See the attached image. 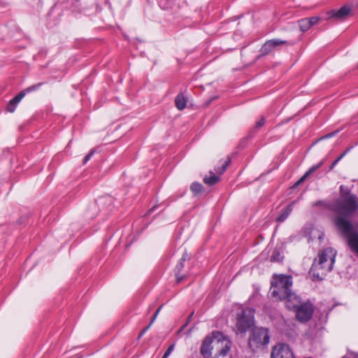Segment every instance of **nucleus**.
Returning a JSON list of instances; mask_svg holds the SVG:
<instances>
[{
	"label": "nucleus",
	"mask_w": 358,
	"mask_h": 358,
	"mask_svg": "<svg viewBox=\"0 0 358 358\" xmlns=\"http://www.w3.org/2000/svg\"><path fill=\"white\" fill-rule=\"evenodd\" d=\"M324 201H317L314 203V206H324Z\"/></svg>",
	"instance_id": "obj_35"
},
{
	"label": "nucleus",
	"mask_w": 358,
	"mask_h": 358,
	"mask_svg": "<svg viewBox=\"0 0 358 358\" xmlns=\"http://www.w3.org/2000/svg\"><path fill=\"white\" fill-rule=\"evenodd\" d=\"M336 251L331 248L324 249L318 255L310 268V271L315 277L322 280V276L333 269L335 262Z\"/></svg>",
	"instance_id": "obj_3"
},
{
	"label": "nucleus",
	"mask_w": 358,
	"mask_h": 358,
	"mask_svg": "<svg viewBox=\"0 0 358 358\" xmlns=\"http://www.w3.org/2000/svg\"><path fill=\"white\" fill-rule=\"evenodd\" d=\"M350 250L355 255V256L358 258V255L349 247Z\"/></svg>",
	"instance_id": "obj_38"
},
{
	"label": "nucleus",
	"mask_w": 358,
	"mask_h": 358,
	"mask_svg": "<svg viewBox=\"0 0 358 358\" xmlns=\"http://www.w3.org/2000/svg\"><path fill=\"white\" fill-rule=\"evenodd\" d=\"M210 176L206 177L203 179V181L206 184H208L209 185H213L217 183L220 180V177L216 176L213 172H210Z\"/></svg>",
	"instance_id": "obj_17"
},
{
	"label": "nucleus",
	"mask_w": 358,
	"mask_h": 358,
	"mask_svg": "<svg viewBox=\"0 0 358 358\" xmlns=\"http://www.w3.org/2000/svg\"><path fill=\"white\" fill-rule=\"evenodd\" d=\"M350 8L346 6L341 7L338 10H331L327 12L329 18H336L338 20L345 19L350 13Z\"/></svg>",
	"instance_id": "obj_11"
},
{
	"label": "nucleus",
	"mask_w": 358,
	"mask_h": 358,
	"mask_svg": "<svg viewBox=\"0 0 358 358\" xmlns=\"http://www.w3.org/2000/svg\"><path fill=\"white\" fill-rule=\"evenodd\" d=\"M358 209V197L351 194L343 185L340 187V198L338 199L331 210L337 214L334 224L346 238L347 245L358 255V228L348 220Z\"/></svg>",
	"instance_id": "obj_1"
},
{
	"label": "nucleus",
	"mask_w": 358,
	"mask_h": 358,
	"mask_svg": "<svg viewBox=\"0 0 358 358\" xmlns=\"http://www.w3.org/2000/svg\"><path fill=\"white\" fill-rule=\"evenodd\" d=\"M353 147L351 146L350 148H348V149L345 150V151L341 155L342 156V158L348 153L350 152V150Z\"/></svg>",
	"instance_id": "obj_36"
},
{
	"label": "nucleus",
	"mask_w": 358,
	"mask_h": 358,
	"mask_svg": "<svg viewBox=\"0 0 358 358\" xmlns=\"http://www.w3.org/2000/svg\"><path fill=\"white\" fill-rule=\"evenodd\" d=\"M296 310V317L301 322H306L310 320L314 312V308L310 303H299L294 307H287Z\"/></svg>",
	"instance_id": "obj_7"
},
{
	"label": "nucleus",
	"mask_w": 358,
	"mask_h": 358,
	"mask_svg": "<svg viewBox=\"0 0 358 358\" xmlns=\"http://www.w3.org/2000/svg\"><path fill=\"white\" fill-rule=\"evenodd\" d=\"M150 327H149V325L148 327H146L145 328H144L142 331L141 332L140 335H139V338L141 337L147 331L148 329L150 328Z\"/></svg>",
	"instance_id": "obj_34"
},
{
	"label": "nucleus",
	"mask_w": 358,
	"mask_h": 358,
	"mask_svg": "<svg viewBox=\"0 0 358 358\" xmlns=\"http://www.w3.org/2000/svg\"><path fill=\"white\" fill-rule=\"evenodd\" d=\"M168 357H169V356H166V355H164L162 358H168Z\"/></svg>",
	"instance_id": "obj_39"
},
{
	"label": "nucleus",
	"mask_w": 358,
	"mask_h": 358,
	"mask_svg": "<svg viewBox=\"0 0 358 358\" xmlns=\"http://www.w3.org/2000/svg\"><path fill=\"white\" fill-rule=\"evenodd\" d=\"M336 132H337V131L332 132V133H331V134H329L327 135L324 138L331 137V136H334V135H335V134H336Z\"/></svg>",
	"instance_id": "obj_37"
},
{
	"label": "nucleus",
	"mask_w": 358,
	"mask_h": 358,
	"mask_svg": "<svg viewBox=\"0 0 358 358\" xmlns=\"http://www.w3.org/2000/svg\"><path fill=\"white\" fill-rule=\"evenodd\" d=\"M94 150H91V151L90 152V153H89V154H87V155L85 157V158H84V159H83V164H86V163H87V162L90 159V158L92 157V155H94Z\"/></svg>",
	"instance_id": "obj_27"
},
{
	"label": "nucleus",
	"mask_w": 358,
	"mask_h": 358,
	"mask_svg": "<svg viewBox=\"0 0 358 358\" xmlns=\"http://www.w3.org/2000/svg\"><path fill=\"white\" fill-rule=\"evenodd\" d=\"M213 347L216 350L215 356L225 357L231 349V341L219 331L213 332Z\"/></svg>",
	"instance_id": "obj_6"
},
{
	"label": "nucleus",
	"mask_w": 358,
	"mask_h": 358,
	"mask_svg": "<svg viewBox=\"0 0 358 358\" xmlns=\"http://www.w3.org/2000/svg\"><path fill=\"white\" fill-rule=\"evenodd\" d=\"M292 278L290 275H275L271 281V297L276 300H285L287 307H294L299 303V298L292 292Z\"/></svg>",
	"instance_id": "obj_2"
},
{
	"label": "nucleus",
	"mask_w": 358,
	"mask_h": 358,
	"mask_svg": "<svg viewBox=\"0 0 358 358\" xmlns=\"http://www.w3.org/2000/svg\"><path fill=\"white\" fill-rule=\"evenodd\" d=\"M342 159V156H339L330 166L329 170H332L338 162Z\"/></svg>",
	"instance_id": "obj_29"
},
{
	"label": "nucleus",
	"mask_w": 358,
	"mask_h": 358,
	"mask_svg": "<svg viewBox=\"0 0 358 358\" xmlns=\"http://www.w3.org/2000/svg\"><path fill=\"white\" fill-rule=\"evenodd\" d=\"M264 123H265V120L262 117H261V119L259 120H258L256 122L255 128L259 129L260 127H262L264 124Z\"/></svg>",
	"instance_id": "obj_26"
},
{
	"label": "nucleus",
	"mask_w": 358,
	"mask_h": 358,
	"mask_svg": "<svg viewBox=\"0 0 358 358\" xmlns=\"http://www.w3.org/2000/svg\"><path fill=\"white\" fill-rule=\"evenodd\" d=\"M186 258L187 255L184 254L180 258V262L176 265L175 268L176 277L178 283L180 282L185 278V276L181 275L180 273L184 268V262H185Z\"/></svg>",
	"instance_id": "obj_13"
},
{
	"label": "nucleus",
	"mask_w": 358,
	"mask_h": 358,
	"mask_svg": "<svg viewBox=\"0 0 358 358\" xmlns=\"http://www.w3.org/2000/svg\"><path fill=\"white\" fill-rule=\"evenodd\" d=\"M355 145H358V142H357V143H355Z\"/></svg>",
	"instance_id": "obj_41"
},
{
	"label": "nucleus",
	"mask_w": 358,
	"mask_h": 358,
	"mask_svg": "<svg viewBox=\"0 0 358 358\" xmlns=\"http://www.w3.org/2000/svg\"><path fill=\"white\" fill-rule=\"evenodd\" d=\"M271 358H294V354L288 345L278 343L272 348Z\"/></svg>",
	"instance_id": "obj_8"
},
{
	"label": "nucleus",
	"mask_w": 358,
	"mask_h": 358,
	"mask_svg": "<svg viewBox=\"0 0 358 358\" xmlns=\"http://www.w3.org/2000/svg\"><path fill=\"white\" fill-rule=\"evenodd\" d=\"M154 208H155V207L152 208L150 209V211L153 210H154Z\"/></svg>",
	"instance_id": "obj_40"
},
{
	"label": "nucleus",
	"mask_w": 358,
	"mask_h": 358,
	"mask_svg": "<svg viewBox=\"0 0 358 358\" xmlns=\"http://www.w3.org/2000/svg\"><path fill=\"white\" fill-rule=\"evenodd\" d=\"M308 18H303L301 20H299L298 21V24L300 28V30L302 31H306L310 29V24H308Z\"/></svg>",
	"instance_id": "obj_20"
},
{
	"label": "nucleus",
	"mask_w": 358,
	"mask_h": 358,
	"mask_svg": "<svg viewBox=\"0 0 358 358\" xmlns=\"http://www.w3.org/2000/svg\"><path fill=\"white\" fill-rule=\"evenodd\" d=\"M190 189L192 192L197 194L200 193L203 189V186L199 182H193L190 186Z\"/></svg>",
	"instance_id": "obj_21"
},
{
	"label": "nucleus",
	"mask_w": 358,
	"mask_h": 358,
	"mask_svg": "<svg viewBox=\"0 0 358 358\" xmlns=\"http://www.w3.org/2000/svg\"><path fill=\"white\" fill-rule=\"evenodd\" d=\"M323 164V160L317 164L310 167L305 174L294 185V187L299 186L310 175L314 173L316 170L320 168Z\"/></svg>",
	"instance_id": "obj_12"
},
{
	"label": "nucleus",
	"mask_w": 358,
	"mask_h": 358,
	"mask_svg": "<svg viewBox=\"0 0 358 358\" xmlns=\"http://www.w3.org/2000/svg\"><path fill=\"white\" fill-rule=\"evenodd\" d=\"M253 322L254 310L252 308L243 309L236 317L237 333H245L253 325Z\"/></svg>",
	"instance_id": "obj_5"
},
{
	"label": "nucleus",
	"mask_w": 358,
	"mask_h": 358,
	"mask_svg": "<svg viewBox=\"0 0 358 358\" xmlns=\"http://www.w3.org/2000/svg\"><path fill=\"white\" fill-rule=\"evenodd\" d=\"M270 259L271 262H281L283 259V256L278 249H274Z\"/></svg>",
	"instance_id": "obj_18"
},
{
	"label": "nucleus",
	"mask_w": 358,
	"mask_h": 358,
	"mask_svg": "<svg viewBox=\"0 0 358 358\" xmlns=\"http://www.w3.org/2000/svg\"><path fill=\"white\" fill-rule=\"evenodd\" d=\"M17 105V104H16L15 102H13V101L10 100L7 106L6 109L8 112L13 113L15 110Z\"/></svg>",
	"instance_id": "obj_23"
},
{
	"label": "nucleus",
	"mask_w": 358,
	"mask_h": 358,
	"mask_svg": "<svg viewBox=\"0 0 358 358\" xmlns=\"http://www.w3.org/2000/svg\"><path fill=\"white\" fill-rule=\"evenodd\" d=\"M175 104L176 108L181 110H183L187 105V99L182 94H179L175 99Z\"/></svg>",
	"instance_id": "obj_14"
},
{
	"label": "nucleus",
	"mask_w": 358,
	"mask_h": 358,
	"mask_svg": "<svg viewBox=\"0 0 358 358\" xmlns=\"http://www.w3.org/2000/svg\"><path fill=\"white\" fill-rule=\"evenodd\" d=\"M13 102H15L16 104H18L20 101L22 100L20 97L17 96H15L13 99H11Z\"/></svg>",
	"instance_id": "obj_31"
},
{
	"label": "nucleus",
	"mask_w": 358,
	"mask_h": 358,
	"mask_svg": "<svg viewBox=\"0 0 358 358\" xmlns=\"http://www.w3.org/2000/svg\"><path fill=\"white\" fill-rule=\"evenodd\" d=\"M292 210V205L287 206L285 209L282 210L280 215L278 217L277 220L280 222H284L288 217Z\"/></svg>",
	"instance_id": "obj_15"
},
{
	"label": "nucleus",
	"mask_w": 358,
	"mask_h": 358,
	"mask_svg": "<svg viewBox=\"0 0 358 358\" xmlns=\"http://www.w3.org/2000/svg\"><path fill=\"white\" fill-rule=\"evenodd\" d=\"M343 358H347V357H343Z\"/></svg>",
	"instance_id": "obj_42"
},
{
	"label": "nucleus",
	"mask_w": 358,
	"mask_h": 358,
	"mask_svg": "<svg viewBox=\"0 0 358 358\" xmlns=\"http://www.w3.org/2000/svg\"><path fill=\"white\" fill-rule=\"evenodd\" d=\"M27 93L26 90H24V91L20 92L17 96L20 99H22Z\"/></svg>",
	"instance_id": "obj_33"
},
{
	"label": "nucleus",
	"mask_w": 358,
	"mask_h": 358,
	"mask_svg": "<svg viewBox=\"0 0 358 358\" xmlns=\"http://www.w3.org/2000/svg\"><path fill=\"white\" fill-rule=\"evenodd\" d=\"M43 85L42 83H38V84H36V85H31L27 88H26V92L27 93L29 92H33V91H35V90H37L39 89V87Z\"/></svg>",
	"instance_id": "obj_22"
},
{
	"label": "nucleus",
	"mask_w": 358,
	"mask_h": 358,
	"mask_svg": "<svg viewBox=\"0 0 358 358\" xmlns=\"http://www.w3.org/2000/svg\"><path fill=\"white\" fill-rule=\"evenodd\" d=\"M174 0H159V6L164 10H169L174 5Z\"/></svg>",
	"instance_id": "obj_19"
},
{
	"label": "nucleus",
	"mask_w": 358,
	"mask_h": 358,
	"mask_svg": "<svg viewBox=\"0 0 358 358\" xmlns=\"http://www.w3.org/2000/svg\"><path fill=\"white\" fill-rule=\"evenodd\" d=\"M320 20V17L317 16L312 17L310 18H308V24H310V28L316 24Z\"/></svg>",
	"instance_id": "obj_24"
},
{
	"label": "nucleus",
	"mask_w": 358,
	"mask_h": 358,
	"mask_svg": "<svg viewBox=\"0 0 358 358\" xmlns=\"http://www.w3.org/2000/svg\"><path fill=\"white\" fill-rule=\"evenodd\" d=\"M162 309V306H160L155 313V314L152 315V318H151V320H150V322L149 324V327H150L152 325V324L155 322V320H156L159 313L160 312Z\"/></svg>",
	"instance_id": "obj_25"
},
{
	"label": "nucleus",
	"mask_w": 358,
	"mask_h": 358,
	"mask_svg": "<svg viewBox=\"0 0 358 358\" xmlns=\"http://www.w3.org/2000/svg\"><path fill=\"white\" fill-rule=\"evenodd\" d=\"M13 102H15L16 104H18L20 101L22 100L20 97L17 96H15L13 99H11Z\"/></svg>",
	"instance_id": "obj_32"
},
{
	"label": "nucleus",
	"mask_w": 358,
	"mask_h": 358,
	"mask_svg": "<svg viewBox=\"0 0 358 358\" xmlns=\"http://www.w3.org/2000/svg\"><path fill=\"white\" fill-rule=\"evenodd\" d=\"M287 42L286 41L280 40V39H271L266 41L262 47L261 52L263 55H268L270 53L275 47L287 44Z\"/></svg>",
	"instance_id": "obj_10"
},
{
	"label": "nucleus",
	"mask_w": 358,
	"mask_h": 358,
	"mask_svg": "<svg viewBox=\"0 0 358 358\" xmlns=\"http://www.w3.org/2000/svg\"><path fill=\"white\" fill-rule=\"evenodd\" d=\"M213 334L211 336L206 337L201 347V354L204 358H213L212 350L215 349L213 347Z\"/></svg>",
	"instance_id": "obj_9"
},
{
	"label": "nucleus",
	"mask_w": 358,
	"mask_h": 358,
	"mask_svg": "<svg viewBox=\"0 0 358 358\" xmlns=\"http://www.w3.org/2000/svg\"><path fill=\"white\" fill-rule=\"evenodd\" d=\"M270 336L266 328L255 327L250 336L248 344L253 350L269 343Z\"/></svg>",
	"instance_id": "obj_4"
},
{
	"label": "nucleus",
	"mask_w": 358,
	"mask_h": 358,
	"mask_svg": "<svg viewBox=\"0 0 358 358\" xmlns=\"http://www.w3.org/2000/svg\"><path fill=\"white\" fill-rule=\"evenodd\" d=\"M174 348H175V345L174 344L171 345L168 348L166 351L165 352L164 355H166V356H169L171 355V353L173 352V350H174Z\"/></svg>",
	"instance_id": "obj_28"
},
{
	"label": "nucleus",
	"mask_w": 358,
	"mask_h": 358,
	"mask_svg": "<svg viewBox=\"0 0 358 358\" xmlns=\"http://www.w3.org/2000/svg\"><path fill=\"white\" fill-rule=\"evenodd\" d=\"M231 159L229 157H227L225 160L221 161V167L217 166L215 168V171L219 175L222 174L227 169L228 165L229 164Z\"/></svg>",
	"instance_id": "obj_16"
},
{
	"label": "nucleus",
	"mask_w": 358,
	"mask_h": 358,
	"mask_svg": "<svg viewBox=\"0 0 358 358\" xmlns=\"http://www.w3.org/2000/svg\"><path fill=\"white\" fill-rule=\"evenodd\" d=\"M358 355L355 353H353V352H350V353H348L347 355H345L343 357H347V358H357Z\"/></svg>",
	"instance_id": "obj_30"
}]
</instances>
